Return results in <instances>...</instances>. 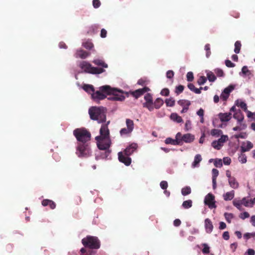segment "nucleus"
Listing matches in <instances>:
<instances>
[{
	"instance_id": "nucleus-1",
	"label": "nucleus",
	"mask_w": 255,
	"mask_h": 255,
	"mask_svg": "<svg viewBox=\"0 0 255 255\" xmlns=\"http://www.w3.org/2000/svg\"><path fill=\"white\" fill-rule=\"evenodd\" d=\"M109 123L110 121H108L106 124L102 125L100 130V135L95 137L99 149L105 151V153L102 155L103 158H107L111 153L109 149L111 143L110 131L108 127Z\"/></svg>"
},
{
	"instance_id": "nucleus-2",
	"label": "nucleus",
	"mask_w": 255,
	"mask_h": 255,
	"mask_svg": "<svg viewBox=\"0 0 255 255\" xmlns=\"http://www.w3.org/2000/svg\"><path fill=\"white\" fill-rule=\"evenodd\" d=\"M89 114L91 120L103 123L106 121V110L104 107H92L89 109Z\"/></svg>"
},
{
	"instance_id": "nucleus-3",
	"label": "nucleus",
	"mask_w": 255,
	"mask_h": 255,
	"mask_svg": "<svg viewBox=\"0 0 255 255\" xmlns=\"http://www.w3.org/2000/svg\"><path fill=\"white\" fill-rule=\"evenodd\" d=\"M101 90L106 92L107 95L110 96L108 98L109 100L112 101H123L125 100V97L124 95V92L122 90H119L117 89L112 88L109 85H105L101 87Z\"/></svg>"
},
{
	"instance_id": "nucleus-4",
	"label": "nucleus",
	"mask_w": 255,
	"mask_h": 255,
	"mask_svg": "<svg viewBox=\"0 0 255 255\" xmlns=\"http://www.w3.org/2000/svg\"><path fill=\"white\" fill-rule=\"evenodd\" d=\"M82 244L85 248L92 250H97L100 248L101 243L98 237L92 236H87L81 241Z\"/></svg>"
},
{
	"instance_id": "nucleus-5",
	"label": "nucleus",
	"mask_w": 255,
	"mask_h": 255,
	"mask_svg": "<svg viewBox=\"0 0 255 255\" xmlns=\"http://www.w3.org/2000/svg\"><path fill=\"white\" fill-rule=\"evenodd\" d=\"M73 134L79 143L88 142L91 139V134L90 132L84 128L75 129L73 131Z\"/></svg>"
},
{
	"instance_id": "nucleus-6",
	"label": "nucleus",
	"mask_w": 255,
	"mask_h": 255,
	"mask_svg": "<svg viewBox=\"0 0 255 255\" xmlns=\"http://www.w3.org/2000/svg\"><path fill=\"white\" fill-rule=\"evenodd\" d=\"M79 67L86 73L92 74H101L105 72V70L102 68H98L92 67L91 64L87 61H83L79 64Z\"/></svg>"
},
{
	"instance_id": "nucleus-7",
	"label": "nucleus",
	"mask_w": 255,
	"mask_h": 255,
	"mask_svg": "<svg viewBox=\"0 0 255 255\" xmlns=\"http://www.w3.org/2000/svg\"><path fill=\"white\" fill-rule=\"evenodd\" d=\"M77 151V154L79 157H87L91 154L90 147L88 142L78 143Z\"/></svg>"
},
{
	"instance_id": "nucleus-8",
	"label": "nucleus",
	"mask_w": 255,
	"mask_h": 255,
	"mask_svg": "<svg viewBox=\"0 0 255 255\" xmlns=\"http://www.w3.org/2000/svg\"><path fill=\"white\" fill-rule=\"evenodd\" d=\"M177 137L179 139L180 143L179 145H182L183 142L186 143H191L193 142L195 139L194 135L188 133L184 134H182L180 132L177 133Z\"/></svg>"
},
{
	"instance_id": "nucleus-9",
	"label": "nucleus",
	"mask_w": 255,
	"mask_h": 255,
	"mask_svg": "<svg viewBox=\"0 0 255 255\" xmlns=\"http://www.w3.org/2000/svg\"><path fill=\"white\" fill-rule=\"evenodd\" d=\"M144 99L145 101L143 103V107L147 109L150 112L154 110L153 101L152 95L150 93H147L144 96Z\"/></svg>"
},
{
	"instance_id": "nucleus-10",
	"label": "nucleus",
	"mask_w": 255,
	"mask_h": 255,
	"mask_svg": "<svg viewBox=\"0 0 255 255\" xmlns=\"http://www.w3.org/2000/svg\"><path fill=\"white\" fill-rule=\"evenodd\" d=\"M215 196L212 193H208L205 198L204 203L205 204L208 206L210 209L216 208L215 204Z\"/></svg>"
},
{
	"instance_id": "nucleus-11",
	"label": "nucleus",
	"mask_w": 255,
	"mask_h": 255,
	"mask_svg": "<svg viewBox=\"0 0 255 255\" xmlns=\"http://www.w3.org/2000/svg\"><path fill=\"white\" fill-rule=\"evenodd\" d=\"M118 159L119 161L125 164L126 166H129L131 162V159L129 155H127L122 151L118 153Z\"/></svg>"
},
{
	"instance_id": "nucleus-12",
	"label": "nucleus",
	"mask_w": 255,
	"mask_h": 255,
	"mask_svg": "<svg viewBox=\"0 0 255 255\" xmlns=\"http://www.w3.org/2000/svg\"><path fill=\"white\" fill-rule=\"evenodd\" d=\"M106 95H107V93L103 92L100 87V90L94 92L92 94V97L96 102L98 103L100 100L105 99L107 97Z\"/></svg>"
},
{
	"instance_id": "nucleus-13",
	"label": "nucleus",
	"mask_w": 255,
	"mask_h": 255,
	"mask_svg": "<svg viewBox=\"0 0 255 255\" xmlns=\"http://www.w3.org/2000/svg\"><path fill=\"white\" fill-rule=\"evenodd\" d=\"M149 91H150L149 88L147 87H144L143 88L138 89L134 91L130 92V93L133 97L137 99L145 93Z\"/></svg>"
},
{
	"instance_id": "nucleus-14",
	"label": "nucleus",
	"mask_w": 255,
	"mask_h": 255,
	"mask_svg": "<svg viewBox=\"0 0 255 255\" xmlns=\"http://www.w3.org/2000/svg\"><path fill=\"white\" fill-rule=\"evenodd\" d=\"M137 148V144L135 143H132L128 146L123 152L125 153L127 155L130 156L134 152H135Z\"/></svg>"
},
{
	"instance_id": "nucleus-15",
	"label": "nucleus",
	"mask_w": 255,
	"mask_h": 255,
	"mask_svg": "<svg viewBox=\"0 0 255 255\" xmlns=\"http://www.w3.org/2000/svg\"><path fill=\"white\" fill-rule=\"evenodd\" d=\"M253 144L250 141L243 142L241 146V151L242 153L249 151L253 147Z\"/></svg>"
},
{
	"instance_id": "nucleus-16",
	"label": "nucleus",
	"mask_w": 255,
	"mask_h": 255,
	"mask_svg": "<svg viewBox=\"0 0 255 255\" xmlns=\"http://www.w3.org/2000/svg\"><path fill=\"white\" fill-rule=\"evenodd\" d=\"M218 116L222 122H227L231 120L232 114L231 113H220Z\"/></svg>"
},
{
	"instance_id": "nucleus-17",
	"label": "nucleus",
	"mask_w": 255,
	"mask_h": 255,
	"mask_svg": "<svg viewBox=\"0 0 255 255\" xmlns=\"http://www.w3.org/2000/svg\"><path fill=\"white\" fill-rule=\"evenodd\" d=\"M90 55V53L83 49H79L76 51L75 54V57L76 58H80L81 59H85Z\"/></svg>"
},
{
	"instance_id": "nucleus-18",
	"label": "nucleus",
	"mask_w": 255,
	"mask_h": 255,
	"mask_svg": "<svg viewBox=\"0 0 255 255\" xmlns=\"http://www.w3.org/2000/svg\"><path fill=\"white\" fill-rule=\"evenodd\" d=\"M213 225L210 219L207 218L205 220V228L208 234H210L213 230Z\"/></svg>"
},
{
	"instance_id": "nucleus-19",
	"label": "nucleus",
	"mask_w": 255,
	"mask_h": 255,
	"mask_svg": "<svg viewBox=\"0 0 255 255\" xmlns=\"http://www.w3.org/2000/svg\"><path fill=\"white\" fill-rule=\"evenodd\" d=\"M165 142L166 144H170L174 145H179V144H180L179 139L177 137V133L176 134L175 139L168 137L165 139Z\"/></svg>"
},
{
	"instance_id": "nucleus-20",
	"label": "nucleus",
	"mask_w": 255,
	"mask_h": 255,
	"mask_svg": "<svg viewBox=\"0 0 255 255\" xmlns=\"http://www.w3.org/2000/svg\"><path fill=\"white\" fill-rule=\"evenodd\" d=\"M42 205L43 206H49L51 209H54L56 208V204L52 200L49 199H44L42 201Z\"/></svg>"
},
{
	"instance_id": "nucleus-21",
	"label": "nucleus",
	"mask_w": 255,
	"mask_h": 255,
	"mask_svg": "<svg viewBox=\"0 0 255 255\" xmlns=\"http://www.w3.org/2000/svg\"><path fill=\"white\" fill-rule=\"evenodd\" d=\"M242 203L246 207H252L255 204V198L253 199H247L246 197H244L242 199Z\"/></svg>"
},
{
	"instance_id": "nucleus-22",
	"label": "nucleus",
	"mask_w": 255,
	"mask_h": 255,
	"mask_svg": "<svg viewBox=\"0 0 255 255\" xmlns=\"http://www.w3.org/2000/svg\"><path fill=\"white\" fill-rule=\"evenodd\" d=\"M81 253L80 255H95V252L91 249H87L84 247L82 248L80 251Z\"/></svg>"
},
{
	"instance_id": "nucleus-23",
	"label": "nucleus",
	"mask_w": 255,
	"mask_h": 255,
	"mask_svg": "<svg viewBox=\"0 0 255 255\" xmlns=\"http://www.w3.org/2000/svg\"><path fill=\"white\" fill-rule=\"evenodd\" d=\"M233 117L238 121L239 123H242L244 119V115L240 110L238 112H235L233 115Z\"/></svg>"
},
{
	"instance_id": "nucleus-24",
	"label": "nucleus",
	"mask_w": 255,
	"mask_h": 255,
	"mask_svg": "<svg viewBox=\"0 0 255 255\" xmlns=\"http://www.w3.org/2000/svg\"><path fill=\"white\" fill-rule=\"evenodd\" d=\"M202 158L200 154L196 155L194 157V161L192 164V167L195 168L196 167H198L199 163L202 161Z\"/></svg>"
},
{
	"instance_id": "nucleus-25",
	"label": "nucleus",
	"mask_w": 255,
	"mask_h": 255,
	"mask_svg": "<svg viewBox=\"0 0 255 255\" xmlns=\"http://www.w3.org/2000/svg\"><path fill=\"white\" fill-rule=\"evenodd\" d=\"M163 100L161 98H157L154 102H153L154 108L156 109H159L163 105Z\"/></svg>"
},
{
	"instance_id": "nucleus-26",
	"label": "nucleus",
	"mask_w": 255,
	"mask_h": 255,
	"mask_svg": "<svg viewBox=\"0 0 255 255\" xmlns=\"http://www.w3.org/2000/svg\"><path fill=\"white\" fill-rule=\"evenodd\" d=\"M235 192L232 190L230 192H228L223 195L224 199L225 201H229L233 199L234 197Z\"/></svg>"
},
{
	"instance_id": "nucleus-27",
	"label": "nucleus",
	"mask_w": 255,
	"mask_h": 255,
	"mask_svg": "<svg viewBox=\"0 0 255 255\" xmlns=\"http://www.w3.org/2000/svg\"><path fill=\"white\" fill-rule=\"evenodd\" d=\"M229 183L230 186L234 189L238 188L239 185V183L237 181L234 177L229 179Z\"/></svg>"
},
{
	"instance_id": "nucleus-28",
	"label": "nucleus",
	"mask_w": 255,
	"mask_h": 255,
	"mask_svg": "<svg viewBox=\"0 0 255 255\" xmlns=\"http://www.w3.org/2000/svg\"><path fill=\"white\" fill-rule=\"evenodd\" d=\"M170 118L172 121L178 123H180L183 122L182 118L176 113H172L170 115Z\"/></svg>"
},
{
	"instance_id": "nucleus-29",
	"label": "nucleus",
	"mask_w": 255,
	"mask_h": 255,
	"mask_svg": "<svg viewBox=\"0 0 255 255\" xmlns=\"http://www.w3.org/2000/svg\"><path fill=\"white\" fill-rule=\"evenodd\" d=\"M93 63L97 66L102 67V68L108 67V65L106 63H105L103 60L100 59L94 60L93 61Z\"/></svg>"
},
{
	"instance_id": "nucleus-30",
	"label": "nucleus",
	"mask_w": 255,
	"mask_h": 255,
	"mask_svg": "<svg viewBox=\"0 0 255 255\" xmlns=\"http://www.w3.org/2000/svg\"><path fill=\"white\" fill-rule=\"evenodd\" d=\"M206 78H207L208 80L211 82L215 81L217 79L216 76L212 71L207 72Z\"/></svg>"
},
{
	"instance_id": "nucleus-31",
	"label": "nucleus",
	"mask_w": 255,
	"mask_h": 255,
	"mask_svg": "<svg viewBox=\"0 0 255 255\" xmlns=\"http://www.w3.org/2000/svg\"><path fill=\"white\" fill-rule=\"evenodd\" d=\"M83 89L87 92L91 94V95L94 92V88L93 86L91 85H84Z\"/></svg>"
},
{
	"instance_id": "nucleus-32",
	"label": "nucleus",
	"mask_w": 255,
	"mask_h": 255,
	"mask_svg": "<svg viewBox=\"0 0 255 255\" xmlns=\"http://www.w3.org/2000/svg\"><path fill=\"white\" fill-rule=\"evenodd\" d=\"M236 105L241 107L244 111L248 113L247 104L243 101L237 100L236 101Z\"/></svg>"
},
{
	"instance_id": "nucleus-33",
	"label": "nucleus",
	"mask_w": 255,
	"mask_h": 255,
	"mask_svg": "<svg viewBox=\"0 0 255 255\" xmlns=\"http://www.w3.org/2000/svg\"><path fill=\"white\" fill-rule=\"evenodd\" d=\"M178 104L183 108L184 107H189L191 105L190 102L186 100H180L178 101Z\"/></svg>"
},
{
	"instance_id": "nucleus-34",
	"label": "nucleus",
	"mask_w": 255,
	"mask_h": 255,
	"mask_svg": "<svg viewBox=\"0 0 255 255\" xmlns=\"http://www.w3.org/2000/svg\"><path fill=\"white\" fill-rule=\"evenodd\" d=\"M126 125L128 129L130 130L131 131L133 130L134 128V124L132 120L127 119L126 120Z\"/></svg>"
},
{
	"instance_id": "nucleus-35",
	"label": "nucleus",
	"mask_w": 255,
	"mask_h": 255,
	"mask_svg": "<svg viewBox=\"0 0 255 255\" xmlns=\"http://www.w3.org/2000/svg\"><path fill=\"white\" fill-rule=\"evenodd\" d=\"M182 206L184 209H189L192 206V201L191 200H188L183 202Z\"/></svg>"
},
{
	"instance_id": "nucleus-36",
	"label": "nucleus",
	"mask_w": 255,
	"mask_h": 255,
	"mask_svg": "<svg viewBox=\"0 0 255 255\" xmlns=\"http://www.w3.org/2000/svg\"><path fill=\"white\" fill-rule=\"evenodd\" d=\"M191 192V188L189 186H186L181 190V193L183 196H186L190 194Z\"/></svg>"
},
{
	"instance_id": "nucleus-37",
	"label": "nucleus",
	"mask_w": 255,
	"mask_h": 255,
	"mask_svg": "<svg viewBox=\"0 0 255 255\" xmlns=\"http://www.w3.org/2000/svg\"><path fill=\"white\" fill-rule=\"evenodd\" d=\"M82 46L87 49H91L93 47L94 45L91 41L87 40L83 43Z\"/></svg>"
},
{
	"instance_id": "nucleus-38",
	"label": "nucleus",
	"mask_w": 255,
	"mask_h": 255,
	"mask_svg": "<svg viewBox=\"0 0 255 255\" xmlns=\"http://www.w3.org/2000/svg\"><path fill=\"white\" fill-rule=\"evenodd\" d=\"M241 43L240 41H237L235 43V49H234V52L238 54L240 52L241 48Z\"/></svg>"
},
{
	"instance_id": "nucleus-39",
	"label": "nucleus",
	"mask_w": 255,
	"mask_h": 255,
	"mask_svg": "<svg viewBox=\"0 0 255 255\" xmlns=\"http://www.w3.org/2000/svg\"><path fill=\"white\" fill-rule=\"evenodd\" d=\"M201 245L203 247L202 250V253L205 255L208 254L210 253V247L206 243L202 244Z\"/></svg>"
},
{
	"instance_id": "nucleus-40",
	"label": "nucleus",
	"mask_w": 255,
	"mask_h": 255,
	"mask_svg": "<svg viewBox=\"0 0 255 255\" xmlns=\"http://www.w3.org/2000/svg\"><path fill=\"white\" fill-rule=\"evenodd\" d=\"M214 72L219 77H223L225 76V73L221 69L216 68L214 70Z\"/></svg>"
},
{
	"instance_id": "nucleus-41",
	"label": "nucleus",
	"mask_w": 255,
	"mask_h": 255,
	"mask_svg": "<svg viewBox=\"0 0 255 255\" xmlns=\"http://www.w3.org/2000/svg\"><path fill=\"white\" fill-rule=\"evenodd\" d=\"M239 160L242 163H245L247 162V156L244 153L241 152V154L238 157Z\"/></svg>"
},
{
	"instance_id": "nucleus-42",
	"label": "nucleus",
	"mask_w": 255,
	"mask_h": 255,
	"mask_svg": "<svg viewBox=\"0 0 255 255\" xmlns=\"http://www.w3.org/2000/svg\"><path fill=\"white\" fill-rule=\"evenodd\" d=\"M221 133H222V131L218 129L214 128L211 131V134L212 136H219Z\"/></svg>"
},
{
	"instance_id": "nucleus-43",
	"label": "nucleus",
	"mask_w": 255,
	"mask_h": 255,
	"mask_svg": "<svg viewBox=\"0 0 255 255\" xmlns=\"http://www.w3.org/2000/svg\"><path fill=\"white\" fill-rule=\"evenodd\" d=\"M224 216L227 222L229 223H231L232 219L234 218V215L232 213H225Z\"/></svg>"
},
{
	"instance_id": "nucleus-44",
	"label": "nucleus",
	"mask_w": 255,
	"mask_h": 255,
	"mask_svg": "<svg viewBox=\"0 0 255 255\" xmlns=\"http://www.w3.org/2000/svg\"><path fill=\"white\" fill-rule=\"evenodd\" d=\"M240 125V126H237L233 128V129L234 131L241 130L242 129H244L247 128V125L243 123H239Z\"/></svg>"
},
{
	"instance_id": "nucleus-45",
	"label": "nucleus",
	"mask_w": 255,
	"mask_h": 255,
	"mask_svg": "<svg viewBox=\"0 0 255 255\" xmlns=\"http://www.w3.org/2000/svg\"><path fill=\"white\" fill-rule=\"evenodd\" d=\"M212 146L215 149L219 150L222 147L221 143L218 140H214L212 142Z\"/></svg>"
},
{
	"instance_id": "nucleus-46",
	"label": "nucleus",
	"mask_w": 255,
	"mask_h": 255,
	"mask_svg": "<svg viewBox=\"0 0 255 255\" xmlns=\"http://www.w3.org/2000/svg\"><path fill=\"white\" fill-rule=\"evenodd\" d=\"M184 89V86L180 85L176 87L175 92L177 95H179L183 92Z\"/></svg>"
},
{
	"instance_id": "nucleus-47",
	"label": "nucleus",
	"mask_w": 255,
	"mask_h": 255,
	"mask_svg": "<svg viewBox=\"0 0 255 255\" xmlns=\"http://www.w3.org/2000/svg\"><path fill=\"white\" fill-rule=\"evenodd\" d=\"M235 89V86L233 85H230L228 87H226L224 89L223 91L226 94H229L230 95V93Z\"/></svg>"
},
{
	"instance_id": "nucleus-48",
	"label": "nucleus",
	"mask_w": 255,
	"mask_h": 255,
	"mask_svg": "<svg viewBox=\"0 0 255 255\" xmlns=\"http://www.w3.org/2000/svg\"><path fill=\"white\" fill-rule=\"evenodd\" d=\"M165 104L167 107H173L175 105V101L172 98L167 99L165 100Z\"/></svg>"
},
{
	"instance_id": "nucleus-49",
	"label": "nucleus",
	"mask_w": 255,
	"mask_h": 255,
	"mask_svg": "<svg viewBox=\"0 0 255 255\" xmlns=\"http://www.w3.org/2000/svg\"><path fill=\"white\" fill-rule=\"evenodd\" d=\"M228 139V137L226 135H222L221 137L218 140V141L221 143L223 146V143Z\"/></svg>"
},
{
	"instance_id": "nucleus-50",
	"label": "nucleus",
	"mask_w": 255,
	"mask_h": 255,
	"mask_svg": "<svg viewBox=\"0 0 255 255\" xmlns=\"http://www.w3.org/2000/svg\"><path fill=\"white\" fill-rule=\"evenodd\" d=\"M207 81V78L205 76H201L198 80L197 83L199 85L204 84Z\"/></svg>"
},
{
	"instance_id": "nucleus-51",
	"label": "nucleus",
	"mask_w": 255,
	"mask_h": 255,
	"mask_svg": "<svg viewBox=\"0 0 255 255\" xmlns=\"http://www.w3.org/2000/svg\"><path fill=\"white\" fill-rule=\"evenodd\" d=\"M233 205L237 207L238 209H240L242 203V200L241 201L234 200L233 202Z\"/></svg>"
},
{
	"instance_id": "nucleus-52",
	"label": "nucleus",
	"mask_w": 255,
	"mask_h": 255,
	"mask_svg": "<svg viewBox=\"0 0 255 255\" xmlns=\"http://www.w3.org/2000/svg\"><path fill=\"white\" fill-rule=\"evenodd\" d=\"M214 165L217 167H221L223 165L222 159H216L214 161Z\"/></svg>"
},
{
	"instance_id": "nucleus-53",
	"label": "nucleus",
	"mask_w": 255,
	"mask_h": 255,
	"mask_svg": "<svg viewBox=\"0 0 255 255\" xmlns=\"http://www.w3.org/2000/svg\"><path fill=\"white\" fill-rule=\"evenodd\" d=\"M205 50L206 51V57L208 58L211 55L210 45L206 44L205 46Z\"/></svg>"
},
{
	"instance_id": "nucleus-54",
	"label": "nucleus",
	"mask_w": 255,
	"mask_h": 255,
	"mask_svg": "<svg viewBox=\"0 0 255 255\" xmlns=\"http://www.w3.org/2000/svg\"><path fill=\"white\" fill-rule=\"evenodd\" d=\"M131 132V131L128 128H123L120 130V134L121 135L127 134Z\"/></svg>"
},
{
	"instance_id": "nucleus-55",
	"label": "nucleus",
	"mask_w": 255,
	"mask_h": 255,
	"mask_svg": "<svg viewBox=\"0 0 255 255\" xmlns=\"http://www.w3.org/2000/svg\"><path fill=\"white\" fill-rule=\"evenodd\" d=\"M186 77L188 82H192L194 79L193 73L192 72H188L186 75Z\"/></svg>"
},
{
	"instance_id": "nucleus-56",
	"label": "nucleus",
	"mask_w": 255,
	"mask_h": 255,
	"mask_svg": "<svg viewBox=\"0 0 255 255\" xmlns=\"http://www.w3.org/2000/svg\"><path fill=\"white\" fill-rule=\"evenodd\" d=\"M229 96L230 95L229 94H226L224 91H223L220 96V98L223 101L226 102L228 99Z\"/></svg>"
},
{
	"instance_id": "nucleus-57",
	"label": "nucleus",
	"mask_w": 255,
	"mask_h": 255,
	"mask_svg": "<svg viewBox=\"0 0 255 255\" xmlns=\"http://www.w3.org/2000/svg\"><path fill=\"white\" fill-rule=\"evenodd\" d=\"M255 237V232L251 233H247L244 235V238L247 240L252 237Z\"/></svg>"
},
{
	"instance_id": "nucleus-58",
	"label": "nucleus",
	"mask_w": 255,
	"mask_h": 255,
	"mask_svg": "<svg viewBox=\"0 0 255 255\" xmlns=\"http://www.w3.org/2000/svg\"><path fill=\"white\" fill-rule=\"evenodd\" d=\"M160 94L162 96H168L169 95V90L168 88H164L161 91Z\"/></svg>"
},
{
	"instance_id": "nucleus-59",
	"label": "nucleus",
	"mask_w": 255,
	"mask_h": 255,
	"mask_svg": "<svg viewBox=\"0 0 255 255\" xmlns=\"http://www.w3.org/2000/svg\"><path fill=\"white\" fill-rule=\"evenodd\" d=\"M160 186L162 189L166 190L168 187L167 182L166 181H162L160 183Z\"/></svg>"
},
{
	"instance_id": "nucleus-60",
	"label": "nucleus",
	"mask_w": 255,
	"mask_h": 255,
	"mask_svg": "<svg viewBox=\"0 0 255 255\" xmlns=\"http://www.w3.org/2000/svg\"><path fill=\"white\" fill-rule=\"evenodd\" d=\"M93 5L94 8H97L99 7L101 5V2L99 0H93Z\"/></svg>"
},
{
	"instance_id": "nucleus-61",
	"label": "nucleus",
	"mask_w": 255,
	"mask_h": 255,
	"mask_svg": "<svg viewBox=\"0 0 255 255\" xmlns=\"http://www.w3.org/2000/svg\"><path fill=\"white\" fill-rule=\"evenodd\" d=\"M242 72L244 75H248L251 73L248 67L246 66L243 67L242 69Z\"/></svg>"
},
{
	"instance_id": "nucleus-62",
	"label": "nucleus",
	"mask_w": 255,
	"mask_h": 255,
	"mask_svg": "<svg viewBox=\"0 0 255 255\" xmlns=\"http://www.w3.org/2000/svg\"><path fill=\"white\" fill-rule=\"evenodd\" d=\"M225 64L226 66L228 67H234L235 66V64L233 63H232L230 60H226L225 61Z\"/></svg>"
},
{
	"instance_id": "nucleus-63",
	"label": "nucleus",
	"mask_w": 255,
	"mask_h": 255,
	"mask_svg": "<svg viewBox=\"0 0 255 255\" xmlns=\"http://www.w3.org/2000/svg\"><path fill=\"white\" fill-rule=\"evenodd\" d=\"M249 217H250V214L247 212H244V213H241L240 215V217L241 219H242L243 220L248 218Z\"/></svg>"
},
{
	"instance_id": "nucleus-64",
	"label": "nucleus",
	"mask_w": 255,
	"mask_h": 255,
	"mask_svg": "<svg viewBox=\"0 0 255 255\" xmlns=\"http://www.w3.org/2000/svg\"><path fill=\"white\" fill-rule=\"evenodd\" d=\"M231 162V159L230 157H226L223 158V163L225 165H230Z\"/></svg>"
}]
</instances>
